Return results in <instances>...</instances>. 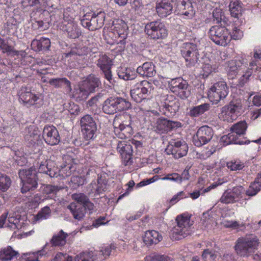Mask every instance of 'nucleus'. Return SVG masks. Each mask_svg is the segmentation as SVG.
Returning a JSON list of instances; mask_svg holds the SVG:
<instances>
[{
	"label": "nucleus",
	"instance_id": "1",
	"mask_svg": "<svg viewBox=\"0 0 261 261\" xmlns=\"http://www.w3.org/2000/svg\"><path fill=\"white\" fill-rule=\"evenodd\" d=\"M259 241L257 236L250 234L239 238L236 242L234 249L238 255L247 257L257 249Z\"/></svg>",
	"mask_w": 261,
	"mask_h": 261
},
{
	"label": "nucleus",
	"instance_id": "2",
	"mask_svg": "<svg viewBox=\"0 0 261 261\" xmlns=\"http://www.w3.org/2000/svg\"><path fill=\"white\" fill-rule=\"evenodd\" d=\"M177 225L174 226L171 233L172 239L179 240L190 234L193 221L190 220V216L183 214L176 217Z\"/></svg>",
	"mask_w": 261,
	"mask_h": 261
},
{
	"label": "nucleus",
	"instance_id": "3",
	"mask_svg": "<svg viewBox=\"0 0 261 261\" xmlns=\"http://www.w3.org/2000/svg\"><path fill=\"white\" fill-rule=\"evenodd\" d=\"M106 14L103 11H91L84 15L81 20L82 25L89 31H95L101 28L105 20Z\"/></svg>",
	"mask_w": 261,
	"mask_h": 261
},
{
	"label": "nucleus",
	"instance_id": "4",
	"mask_svg": "<svg viewBox=\"0 0 261 261\" xmlns=\"http://www.w3.org/2000/svg\"><path fill=\"white\" fill-rule=\"evenodd\" d=\"M18 175L22 183L21 191L22 193L37 188L38 177L35 168L32 167L28 169L20 170Z\"/></svg>",
	"mask_w": 261,
	"mask_h": 261
},
{
	"label": "nucleus",
	"instance_id": "5",
	"mask_svg": "<svg viewBox=\"0 0 261 261\" xmlns=\"http://www.w3.org/2000/svg\"><path fill=\"white\" fill-rule=\"evenodd\" d=\"M242 109V104L240 100H231L228 105L222 108L219 118L223 121L231 122L240 115Z\"/></svg>",
	"mask_w": 261,
	"mask_h": 261
},
{
	"label": "nucleus",
	"instance_id": "6",
	"mask_svg": "<svg viewBox=\"0 0 261 261\" xmlns=\"http://www.w3.org/2000/svg\"><path fill=\"white\" fill-rule=\"evenodd\" d=\"M130 106V103L124 98L119 97H111L105 101L102 110L105 113L111 115L127 110Z\"/></svg>",
	"mask_w": 261,
	"mask_h": 261
},
{
	"label": "nucleus",
	"instance_id": "7",
	"mask_svg": "<svg viewBox=\"0 0 261 261\" xmlns=\"http://www.w3.org/2000/svg\"><path fill=\"white\" fill-rule=\"evenodd\" d=\"M210 39L216 44L226 46L231 40L230 32L224 26H212L208 31Z\"/></svg>",
	"mask_w": 261,
	"mask_h": 261
},
{
	"label": "nucleus",
	"instance_id": "8",
	"mask_svg": "<svg viewBox=\"0 0 261 261\" xmlns=\"http://www.w3.org/2000/svg\"><path fill=\"white\" fill-rule=\"evenodd\" d=\"M55 12L61 14L59 17H62L64 19V21L61 25V29L67 33L69 38L76 39L81 35V31L77 25L73 22V18L70 17V18L68 17L66 18L65 9L64 8L55 9Z\"/></svg>",
	"mask_w": 261,
	"mask_h": 261
},
{
	"label": "nucleus",
	"instance_id": "9",
	"mask_svg": "<svg viewBox=\"0 0 261 261\" xmlns=\"http://www.w3.org/2000/svg\"><path fill=\"white\" fill-rule=\"evenodd\" d=\"M180 54L184 58L188 67L194 66L199 60V51L196 44L191 43H184L180 46Z\"/></svg>",
	"mask_w": 261,
	"mask_h": 261
},
{
	"label": "nucleus",
	"instance_id": "10",
	"mask_svg": "<svg viewBox=\"0 0 261 261\" xmlns=\"http://www.w3.org/2000/svg\"><path fill=\"white\" fill-rule=\"evenodd\" d=\"M145 34L154 40L163 39L168 35V30L164 22L160 20L147 23L144 28Z\"/></svg>",
	"mask_w": 261,
	"mask_h": 261
},
{
	"label": "nucleus",
	"instance_id": "11",
	"mask_svg": "<svg viewBox=\"0 0 261 261\" xmlns=\"http://www.w3.org/2000/svg\"><path fill=\"white\" fill-rule=\"evenodd\" d=\"M18 96L19 101L27 107L35 106L36 108H39L43 103L41 94L33 93L30 89L26 87L20 89Z\"/></svg>",
	"mask_w": 261,
	"mask_h": 261
},
{
	"label": "nucleus",
	"instance_id": "12",
	"mask_svg": "<svg viewBox=\"0 0 261 261\" xmlns=\"http://www.w3.org/2000/svg\"><path fill=\"white\" fill-rule=\"evenodd\" d=\"M188 146L187 143L179 139H171L165 149L167 154H171L176 159L181 158L187 154Z\"/></svg>",
	"mask_w": 261,
	"mask_h": 261
},
{
	"label": "nucleus",
	"instance_id": "13",
	"mask_svg": "<svg viewBox=\"0 0 261 261\" xmlns=\"http://www.w3.org/2000/svg\"><path fill=\"white\" fill-rule=\"evenodd\" d=\"M228 94V87L225 82L215 83L208 91V97L214 103L217 104L224 99Z\"/></svg>",
	"mask_w": 261,
	"mask_h": 261
},
{
	"label": "nucleus",
	"instance_id": "14",
	"mask_svg": "<svg viewBox=\"0 0 261 261\" xmlns=\"http://www.w3.org/2000/svg\"><path fill=\"white\" fill-rule=\"evenodd\" d=\"M152 84L146 80L137 83L130 90L132 99L136 102H141L152 90Z\"/></svg>",
	"mask_w": 261,
	"mask_h": 261
},
{
	"label": "nucleus",
	"instance_id": "15",
	"mask_svg": "<svg viewBox=\"0 0 261 261\" xmlns=\"http://www.w3.org/2000/svg\"><path fill=\"white\" fill-rule=\"evenodd\" d=\"M80 125L84 138L86 140L93 139L97 130V125L93 117L88 114L84 116L81 119Z\"/></svg>",
	"mask_w": 261,
	"mask_h": 261
},
{
	"label": "nucleus",
	"instance_id": "16",
	"mask_svg": "<svg viewBox=\"0 0 261 261\" xmlns=\"http://www.w3.org/2000/svg\"><path fill=\"white\" fill-rule=\"evenodd\" d=\"M214 136V131L212 127L207 125H203L197 130L196 135L193 137V142L197 147L209 142Z\"/></svg>",
	"mask_w": 261,
	"mask_h": 261
},
{
	"label": "nucleus",
	"instance_id": "17",
	"mask_svg": "<svg viewBox=\"0 0 261 261\" xmlns=\"http://www.w3.org/2000/svg\"><path fill=\"white\" fill-rule=\"evenodd\" d=\"M169 85L171 91L178 95L181 99L188 98L190 94V91L188 90V83L182 78L172 79L169 83Z\"/></svg>",
	"mask_w": 261,
	"mask_h": 261
},
{
	"label": "nucleus",
	"instance_id": "18",
	"mask_svg": "<svg viewBox=\"0 0 261 261\" xmlns=\"http://www.w3.org/2000/svg\"><path fill=\"white\" fill-rule=\"evenodd\" d=\"M177 0H158L155 9L158 15L161 18H166L170 15L173 10V6Z\"/></svg>",
	"mask_w": 261,
	"mask_h": 261
},
{
	"label": "nucleus",
	"instance_id": "19",
	"mask_svg": "<svg viewBox=\"0 0 261 261\" xmlns=\"http://www.w3.org/2000/svg\"><path fill=\"white\" fill-rule=\"evenodd\" d=\"M42 137L46 144L51 146L58 144L60 141L59 132L53 125H45L43 130Z\"/></svg>",
	"mask_w": 261,
	"mask_h": 261
},
{
	"label": "nucleus",
	"instance_id": "20",
	"mask_svg": "<svg viewBox=\"0 0 261 261\" xmlns=\"http://www.w3.org/2000/svg\"><path fill=\"white\" fill-rule=\"evenodd\" d=\"M112 65V60L106 55L100 56L97 61V66L103 72L105 78L111 84H112L114 82L111 71Z\"/></svg>",
	"mask_w": 261,
	"mask_h": 261
},
{
	"label": "nucleus",
	"instance_id": "21",
	"mask_svg": "<svg viewBox=\"0 0 261 261\" xmlns=\"http://www.w3.org/2000/svg\"><path fill=\"white\" fill-rule=\"evenodd\" d=\"M63 160L64 162L59 170V174L65 178L70 176L76 171L77 160L68 155H65Z\"/></svg>",
	"mask_w": 261,
	"mask_h": 261
},
{
	"label": "nucleus",
	"instance_id": "22",
	"mask_svg": "<svg viewBox=\"0 0 261 261\" xmlns=\"http://www.w3.org/2000/svg\"><path fill=\"white\" fill-rule=\"evenodd\" d=\"M24 139L29 147L39 145L41 143V133L38 127L30 125L27 128Z\"/></svg>",
	"mask_w": 261,
	"mask_h": 261
},
{
	"label": "nucleus",
	"instance_id": "23",
	"mask_svg": "<svg viewBox=\"0 0 261 261\" xmlns=\"http://www.w3.org/2000/svg\"><path fill=\"white\" fill-rule=\"evenodd\" d=\"M117 151L120 153L122 161L124 165H130L132 163L133 147L125 141L119 142L117 147Z\"/></svg>",
	"mask_w": 261,
	"mask_h": 261
},
{
	"label": "nucleus",
	"instance_id": "24",
	"mask_svg": "<svg viewBox=\"0 0 261 261\" xmlns=\"http://www.w3.org/2000/svg\"><path fill=\"white\" fill-rule=\"evenodd\" d=\"M21 3L24 8L35 6L47 12H51V8L56 9L50 0H21Z\"/></svg>",
	"mask_w": 261,
	"mask_h": 261
},
{
	"label": "nucleus",
	"instance_id": "25",
	"mask_svg": "<svg viewBox=\"0 0 261 261\" xmlns=\"http://www.w3.org/2000/svg\"><path fill=\"white\" fill-rule=\"evenodd\" d=\"M142 238L143 242L147 246L153 244H157L163 239L162 235L158 231L154 230H149L145 231Z\"/></svg>",
	"mask_w": 261,
	"mask_h": 261
},
{
	"label": "nucleus",
	"instance_id": "26",
	"mask_svg": "<svg viewBox=\"0 0 261 261\" xmlns=\"http://www.w3.org/2000/svg\"><path fill=\"white\" fill-rule=\"evenodd\" d=\"M180 126V122L169 120L166 118L160 119L157 123V128L162 133L168 132Z\"/></svg>",
	"mask_w": 261,
	"mask_h": 261
},
{
	"label": "nucleus",
	"instance_id": "27",
	"mask_svg": "<svg viewBox=\"0 0 261 261\" xmlns=\"http://www.w3.org/2000/svg\"><path fill=\"white\" fill-rule=\"evenodd\" d=\"M241 192L237 188H234L232 190L225 191L220 198L221 203L228 204L233 203L237 201V199L240 198Z\"/></svg>",
	"mask_w": 261,
	"mask_h": 261
},
{
	"label": "nucleus",
	"instance_id": "28",
	"mask_svg": "<svg viewBox=\"0 0 261 261\" xmlns=\"http://www.w3.org/2000/svg\"><path fill=\"white\" fill-rule=\"evenodd\" d=\"M136 71L140 75L147 77H153L156 73L155 66L150 62L144 63L137 68Z\"/></svg>",
	"mask_w": 261,
	"mask_h": 261
},
{
	"label": "nucleus",
	"instance_id": "29",
	"mask_svg": "<svg viewBox=\"0 0 261 261\" xmlns=\"http://www.w3.org/2000/svg\"><path fill=\"white\" fill-rule=\"evenodd\" d=\"M50 40L45 37L39 39H34L31 43V48L35 51H46L49 50L50 47Z\"/></svg>",
	"mask_w": 261,
	"mask_h": 261
},
{
	"label": "nucleus",
	"instance_id": "30",
	"mask_svg": "<svg viewBox=\"0 0 261 261\" xmlns=\"http://www.w3.org/2000/svg\"><path fill=\"white\" fill-rule=\"evenodd\" d=\"M113 24L112 30L118 35V37L125 41L127 36L128 29L126 23L121 19H117L113 22Z\"/></svg>",
	"mask_w": 261,
	"mask_h": 261
},
{
	"label": "nucleus",
	"instance_id": "31",
	"mask_svg": "<svg viewBox=\"0 0 261 261\" xmlns=\"http://www.w3.org/2000/svg\"><path fill=\"white\" fill-rule=\"evenodd\" d=\"M72 198L76 201L74 203L81 204L84 207L87 208L88 211H92L93 210L94 207L93 203L90 201L89 198L84 193L74 194L72 195Z\"/></svg>",
	"mask_w": 261,
	"mask_h": 261
},
{
	"label": "nucleus",
	"instance_id": "32",
	"mask_svg": "<svg viewBox=\"0 0 261 261\" xmlns=\"http://www.w3.org/2000/svg\"><path fill=\"white\" fill-rule=\"evenodd\" d=\"M68 208L70 210L73 218L79 221L84 218L86 211L87 210V208L84 207L81 204L74 203V202L71 203L68 206Z\"/></svg>",
	"mask_w": 261,
	"mask_h": 261
},
{
	"label": "nucleus",
	"instance_id": "33",
	"mask_svg": "<svg viewBox=\"0 0 261 261\" xmlns=\"http://www.w3.org/2000/svg\"><path fill=\"white\" fill-rule=\"evenodd\" d=\"M211 106L208 103H204L201 105L192 107L190 108L187 114L192 118H195L203 114L205 112L210 110Z\"/></svg>",
	"mask_w": 261,
	"mask_h": 261
},
{
	"label": "nucleus",
	"instance_id": "34",
	"mask_svg": "<svg viewBox=\"0 0 261 261\" xmlns=\"http://www.w3.org/2000/svg\"><path fill=\"white\" fill-rule=\"evenodd\" d=\"M69 236L68 234L63 230L53 235L50 241L52 247H62L66 243V239Z\"/></svg>",
	"mask_w": 261,
	"mask_h": 261
},
{
	"label": "nucleus",
	"instance_id": "35",
	"mask_svg": "<svg viewBox=\"0 0 261 261\" xmlns=\"http://www.w3.org/2000/svg\"><path fill=\"white\" fill-rule=\"evenodd\" d=\"M178 7L181 14L186 16L187 18H191L195 15V11L189 0H182Z\"/></svg>",
	"mask_w": 261,
	"mask_h": 261
},
{
	"label": "nucleus",
	"instance_id": "36",
	"mask_svg": "<svg viewBox=\"0 0 261 261\" xmlns=\"http://www.w3.org/2000/svg\"><path fill=\"white\" fill-rule=\"evenodd\" d=\"M114 128L115 135L121 139L129 138L133 134V129L132 126H114Z\"/></svg>",
	"mask_w": 261,
	"mask_h": 261
},
{
	"label": "nucleus",
	"instance_id": "37",
	"mask_svg": "<svg viewBox=\"0 0 261 261\" xmlns=\"http://www.w3.org/2000/svg\"><path fill=\"white\" fill-rule=\"evenodd\" d=\"M0 50L3 54H6L9 56L14 57L19 55V51L16 50L14 46L9 44L8 42L1 37Z\"/></svg>",
	"mask_w": 261,
	"mask_h": 261
},
{
	"label": "nucleus",
	"instance_id": "38",
	"mask_svg": "<svg viewBox=\"0 0 261 261\" xmlns=\"http://www.w3.org/2000/svg\"><path fill=\"white\" fill-rule=\"evenodd\" d=\"M247 127L248 125L245 121H240L233 124L230 128V130L238 137L246 134Z\"/></svg>",
	"mask_w": 261,
	"mask_h": 261
},
{
	"label": "nucleus",
	"instance_id": "39",
	"mask_svg": "<svg viewBox=\"0 0 261 261\" xmlns=\"http://www.w3.org/2000/svg\"><path fill=\"white\" fill-rule=\"evenodd\" d=\"M100 84V81L98 77L93 75H90L83 85L90 93H92L95 91V88L98 87Z\"/></svg>",
	"mask_w": 261,
	"mask_h": 261
},
{
	"label": "nucleus",
	"instance_id": "40",
	"mask_svg": "<svg viewBox=\"0 0 261 261\" xmlns=\"http://www.w3.org/2000/svg\"><path fill=\"white\" fill-rule=\"evenodd\" d=\"M90 93L89 91L82 85L74 88L72 96L77 101H82L86 100Z\"/></svg>",
	"mask_w": 261,
	"mask_h": 261
},
{
	"label": "nucleus",
	"instance_id": "41",
	"mask_svg": "<svg viewBox=\"0 0 261 261\" xmlns=\"http://www.w3.org/2000/svg\"><path fill=\"white\" fill-rule=\"evenodd\" d=\"M131 122V117L129 115H119L114 118L113 125L117 127L132 126Z\"/></svg>",
	"mask_w": 261,
	"mask_h": 261
},
{
	"label": "nucleus",
	"instance_id": "42",
	"mask_svg": "<svg viewBox=\"0 0 261 261\" xmlns=\"http://www.w3.org/2000/svg\"><path fill=\"white\" fill-rule=\"evenodd\" d=\"M48 83L56 88L66 86L69 91H71L72 89L70 82L66 77L51 79Z\"/></svg>",
	"mask_w": 261,
	"mask_h": 261
},
{
	"label": "nucleus",
	"instance_id": "43",
	"mask_svg": "<svg viewBox=\"0 0 261 261\" xmlns=\"http://www.w3.org/2000/svg\"><path fill=\"white\" fill-rule=\"evenodd\" d=\"M17 254L18 252L14 250L11 246H8L0 251V260L1 261H10Z\"/></svg>",
	"mask_w": 261,
	"mask_h": 261
},
{
	"label": "nucleus",
	"instance_id": "44",
	"mask_svg": "<svg viewBox=\"0 0 261 261\" xmlns=\"http://www.w3.org/2000/svg\"><path fill=\"white\" fill-rule=\"evenodd\" d=\"M52 164L53 163L50 160H46L44 162H41L38 168L39 172L45 173L51 177L56 176L57 173L50 167Z\"/></svg>",
	"mask_w": 261,
	"mask_h": 261
},
{
	"label": "nucleus",
	"instance_id": "45",
	"mask_svg": "<svg viewBox=\"0 0 261 261\" xmlns=\"http://www.w3.org/2000/svg\"><path fill=\"white\" fill-rule=\"evenodd\" d=\"M220 142L223 144L224 146H226L231 144H244L243 141L239 139L237 136L232 134L231 132L228 133L227 135L223 136L220 139Z\"/></svg>",
	"mask_w": 261,
	"mask_h": 261
},
{
	"label": "nucleus",
	"instance_id": "46",
	"mask_svg": "<svg viewBox=\"0 0 261 261\" xmlns=\"http://www.w3.org/2000/svg\"><path fill=\"white\" fill-rule=\"evenodd\" d=\"M118 37V35L114 32L112 30L111 31H109L105 35V39L107 41V43L109 44L112 45L114 44H120L124 46L126 41L123 39H121Z\"/></svg>",
	"mask_w": 261,
	"mask_h": 261
},
{
	"label": "nucleus",
	"instance_id": "47",
	"mask_svg": "<svg viewBox=\"0 0 261 261\" xmlns=\"http://www.w3.org/2000/svg\"><path fill=\"white\" fill-rule=\"evenodd\" d=\"M117 74L120 79L124 80H132L136 77V73L130 68L120 67L118 68Z\"/></svg>",
	"mask_w": 261,
	"mask_h": 261
},
{
	"label": "nucleus",
	"instance_id": "48",
	"mask_svg": "<svg viewBox=\"0 0 261 261\" xmlns=\"http://www.w3.org/2000/svg\"><path fill=\"white\" fill-rule=\"evenodd\" d=\"M229 9L232 17L238 18L239 15H241L242 7L239 1H231L229 5Z\"/></svg>",
	"mask_w": 261,
	"mask_h": 261
},
{
	"label": "nucleus",
	"instance_id": "49",
	"mask_svg": "<svg viewBox=\"0 0 261 261\" xmlns=\"http://www.w3.org/2000/svg\"><path fill=\"white\" fill-rule=\"evenodd\" d=\"M227 71L229 75H236L242 65L240 60H231L227 63Z\"/></svg>",
	"mask_w": 261,
	"mask_h": 261
},
{
	"label": "nucleus",
	"instance_id": "50",
	"mask_svg": "<svg viewBox=\"0 0 261 261\" xmlns=\"http://www.w3.org/2000/svg\"><path fill=\"white\" fill-rule=\"evenodd\" d=\"M59 190V189L57 186L47 185L44 187L42 193L46 198L52 199Z\"/></svg>",
	"mask_w": 261,
	"mask_h": 261
},
{
	"label": "nucleus",
	"instance_id": "51",
	"mask_svg": "<svg viewBox=\"0 0 261 261\" xmlns=\"http://www.w3.org/2000/svg\"><path fill=\"white\" fill-rule=\"evenodd\" d=\"M11 185V178L6 175L0 173V192L7 191Z\"/></svg>",
	"mask_w": 261,
	"mask_h": 261
},
{
	"label": "nucleus",
	"instance_id": "52",
	"mask_svg": "<svg viewBox=\"0 0 261 261\" xmlns=\"http://www.w3.org/2000/svg\"><path fill=\"white\" fill-rule=\"evenodd\" d=\"M144 261H172L170 258L166 255H161L153 253L147 255L144 258Z\"/></svg>",
	"mask_w": 261,
	"mask_h": 261
},
{
	"label": "nucleus",
	"instance_id": "53",
	"mask_svg": "<svg viewBox=\"0 0 261 261\" xmlns=\"http://www.w3.org/2000/svg\"><path fill=\"white\" fill-rule=\"evenodd\" d=\"M244 166V163L239 160H233L227 163V168L231 171L241 170Z\"/></svg>",
	"mask_w": 261,
	"mask_h": 261
},
{
	"label": "nucleus",
	"instance_id": "54",
	"mask_svg": "<svg viewBox=\"0 0 261 261\" xmlns=\"http://www.w3.org/2000/svg\"><path fill=\"white\" fill-rule=\"evenodd\" d=\"M51 210L49 207L46 206L42 208L38 213L36 215L35 218L36 220H42L46 219L50 216Z\"/></svg>",
	"mask_w": 261,
	"mask_h": 261
},
{
	"label": "nucleus",
	"instance_id": "55",
	"mask_svg": "<svg viewBox=\"0 0 261 261\" xmlns=\"http://www.w3.org/2000/svg\"><path fill=\"white\" fill-rule=\"evenodd\" d=\"M260 191V186L258 182L255 179L254 182L252 183L246 192V195L249 196H255Z\"/></svg>",
	"mask_w": 261,
	"mask_h": 261
},
{
	"label": "nucleus",
	"instance_id": "56",
	"mask_svg": "<svg viewBox=\"0 0 261 261\" xmlns=\"http://www.w3.org/2000/svg\"><path fill=\"white\" fill-rule=\"evenodd\" d=\"M116 247L114 244H111L110 245H105L101 248L100 253L103 256L104 258L108 257L112 251L115 250Z\"/></svg>",
	"mask_w": 261,
	"mask_h": 261
},
{
	"label": "nucleus",
	"instance_id": "57",
	"mask_svg": "<svg viewBox=\"0 0 261 261\" xmlns=\"http://www.w3.org/2000/svg\"><path fill=\"white\" fill-rule=\"evenodd\" d=\"M44 251L42 250H39L35 252H30L26 253L27 256L25 261H39V256H42Z\"/></svg>",
	"mask_w": 261,
	"mask_h": 261
},
{
	"label": "nucleus",
	"instance_id": "58",
	"mask_svg": "<svg viewBox=\"0 0 261 261\" xmlns=\"http://www.w3.org/2000/svg\"><path fill=\"white\" fill-rule=\"evenodd\" d=\"M211 214L212 212H210L209 211L203 213L201 220L203 221V224L205 226L213 224L214 222V218Z\"/></svg>",
	"mask_w": 261,
	"mask_h": 261
},
{
	"label": "nucleus",
	"instance_id": "59",
	"mask_svg": "<svg viewBox=\"0 0 261 261\" xmlns=\"http://www.w3.org/2000/svg\"><path fill=\"white\" fill-rule=\"evenodd\" d=\"M188 197V196H187L184 191H180L173 196V197L170 200L169 204L170 206L173 205L180 199Z\"/></svg>",
	"mask_w": 261,
	"mask_h": 261
},
{
	"label": "nucleus",
	"instance_id": "60",
	"mask_svg": "<svg viewBox=\"0 0 261 261\" xmlns=\"http://www.w3.org/2000/svg\"><path fill=\"white\" fill-rule=\"evenodd\" d=\"M84 55V50L80 47H73L72 48L71 50L65 54V56L66 58L70 57L73 55L82 56Z\"/></svg>",
	"mask_w": 261,
	"mask_h": 261
},
{
	"label": "nucleus",
	"instance_id": "61",
	"mask_svg": "<svg viewBox=\"0 0 261 261\" xmlns=\"http://www.w3.org/2000/svg\"><path fill=\"white\" fill-rule=\"evenodd\" d=\"M71 182L74 188H76L84 184V179L79 176H73L71 178Z\"/></svg>",
	"mask_w": 261,
	"mask_h": 261
},
{
	"label": "nucleus",
	"instance_id": "62",
	"mask_svg": "<svg viewBox=\"0 0 261 261\" xmlns=\"http://www.w3.org/2000/svg\"><path fill=\"white\" fill-rule=\"evenodd\" d=\"M243 36V31L237 27H234L230 34L231 40H239L241 39Z\"/></svg>",
	"mask_w": 261,
	"mask_h": 261
},
{
	"label": "nucleus",
	"instance_id": "63",
	"mask_svg": "<svg viewBox=\"0 0 261 261\" xmlns=\"http://www.w3.org/2000/svg\"><path fill=\"white\" fill-rule=\"evenodd\" d=\"M202 257L203 259L206 260V259L214 260L216 255L213 251H211L209 249H205L202 254Z\"/></svg>",
	"mask_w": 261,
	"mask_h": 261
},
{
	"label": "nucleus",
	"instance_id": "64",
	"mask_svg": "<svg viewBox=\"0 0 261 261\" xmlns=\"http://www.w3.org/2000/svg\"><path fill=\"white\" fill-rule=\"evenodd\" d=\"M54 260V261H72V257L67 254L59 252L56 255Z\"/></svg>",
	"mask_w": 261,
	"mask_h": 261
}]
</instances>
